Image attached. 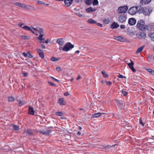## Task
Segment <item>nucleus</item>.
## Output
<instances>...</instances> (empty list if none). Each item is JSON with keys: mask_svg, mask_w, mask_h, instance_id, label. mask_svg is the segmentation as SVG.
I'll use <instances>...</instances> for the list:
<instances>
[{"mask_svg": "<svg viewBox=\"0 0 154 154\" xmlns=\"http://www.w3.org/2000/svg\"><path fill=\"white\" fill-rule=\"evenodd\" d=\"M137 28L140 30L144 31L148 29V26L145 24V22L143 20L138 21L137 24Z\"/></svg>", "mask_w": 154, "mask_h": 154, "instance_id": "nucleus-1", "label": "nucleus"}, {"mask_svg": "<svg viewBox=\"0 0 154 154\" xmlns=\"http://www.w3.org/2000/svg\"><path fill=\"white\" fill-rule=\"evenodd\" d=\"M152 11V10L149 8H144L140 5L139 13H143L145 15H149Z\"/></svg>", "mask_w": 154, "mask_h": 154, "instance_id": "nucleus-2", "label": "nucleus"}, {"mask_svg": "<svg viewBox=\"0 0 154 154\" xmlns=\"http://www.w3.org/2000/svg\"><path fill=\"white\" fill-rule=\"evenodd\" d=\"M140 5L137 6H134L130 8L128 10V12L131 15H134L137 12H139Z\"/></svg>", "mask_w": 154, "mask_h": 154, "instance_id": "nucleus-3", "label": "nucleus"}, {"mask_svg": "<svg viewBox=\"0 0 154 154\" xmlns=\"http://www.w3.org/2000/svg\"><path fill=\"white\" fill-rule=\"evenodd\" d=\"M45 35H39V43L48 44L50 42V40L48 39H46Z\"/></svg>", "mask_w": 154, "mask_h": 154, "instance_id": "nucleus-4", "label": "nucleus"}, {"mask_svg": "<svg viewBox=\"0 0 154 154\" xmlns=\"http://www.w3.org/2000/svg\"><path fill=\"white\" fill-rule=\"evenodd\" d=\"M128 9V8L127 6H121L118 8L117 11L119 14H125L126 12Z\"/></svg>", "mask_w": 154, "mask_h": 154, "instance_id": "nucleus-5", "label": "nucleus"}, {"mask_svg": "<svg viewBox=\"0 0 154 154\" xmlns=\"http://www.w3.org/2000/svg\"><path fill=\"white\" fill-rule=\"evenodd\" d=\"M74 47L73 45H72L70 42L67 43L63 48V51H67L73 48Z\"/></svg>", "mask_w": 154, "mask_h": 154, "instance_id": "nucleus-6", "label": "nucleus"}, {"mask_svg": "<svg viewBox=\"0 0 154 154\" xmlns=\"http://www.w3.org/2000/svg\"><path fill=\"white\" fill-rule=\"evenodd\" d=\"M127 19L126 15L125 14H122L118 17V21L120 22L123 23L125 22Z\"/></svg>", "mask_w": 154, "mask_h": 154, "instance_id": "nucleus-7", "label": "nucleus"}, {"mask_svg": "<svg viewBox=\"0 0 154 154\" xmlns=\"http://www.w3.org/2000/svg\"><path fill=\"white\" fill-rule=\"evenodd\" d=\"M51 131V130L49 129L48 127L47 128H45V130H43L39 132L40 133L43 134L46 136H49L50 133Z\"/></svg>", "mask_w": 154, "mask_h": 154, "instance_id": "nucleus-8", "label": "nucleus"}, {"mask_svg": "<svg viewBox=\"0 0 154 154\" xmlns=\"http://www.w3.org/2000/svg\"><path fill=\"white\" fill-rule=\"evenodd\" d=\"M14 4L15 5L18 6L21 8H27V5H25L23 4H22L20 3L17 2H14Z\"/></svg>", "mask_w": 154, "mask_h": 154, "instance_id": "nucleus-9", "label": "nucleus"}, {"mask_svg": "<svg viewBox=\"0 0 154 154\" xmlns=\"http://www.w3.org/2000/svg\"><path fill=\"white\" fill-rule=\"evenodd\" d=\"M74 10L75 11V13L77 15H78L79 17H83V15L81 13L82 12V10L81 11V10L80 9H76L75 8Z\"/></svg>", "mask_w": 154, "mask_h": 154, "instance_id": "nucleus-10", "label": "nucleus"}, {"mask_svg": "<svg viewBox=\"0 0 154 154\" xmlns=\"http://www.w3.org/2000/svg\"><path fill=\"white\" fill-rule=\"evenodd\" d=\"M114 38L115 39L120 42H123L125 41V38L121 36H114Z\"/></svg>", "mask_w": 154, "mask_h": 154, "instance_id": "nucleus-11", "label": "nucleus"}, {"mask_svg": "<svg viewBox=\"0 0 154 154\" xmlns=\"http://www.w3.org/2000/svg\"><path fill=\"white\" fill-rule=\"evenodd\" d=\"M128 23L131 25H133L136 23V20L134 18H130L128 20Z\"/></svg>", "mask_w": 154, "mask_h": 154, "instance_id": "nucleus-12", "label": "nucleus"}, {"mask_svg": "<svg viewBox=\"0 0 154 154\" xmlns=\"http://www.w3.org/2000/svg\"><path fill=\"white\" fill-rule=\"evenodd\" d=\"M130 61H131V63H128V66L133 72H136V69H134L133 67L134 63L131 60H130Z\"/></svg>", "mask_w": 154, "mask_h": 154, "instance_id": "nucleus-13", "label": "nucleus"}, {"mask_svg": "<svg viewBox=\"0 0 154 154\" xmlns=\"http://www.w3.org/2000/svg\"><path fill=\"white\" fill-rule=\"evenodd\" d=\"M138 36L140 38H144L146 37V34L145 32H140L138 34Z\"/></svg>", "mask_w": 154, "mask_h": 154, "instance_id": "nucleus-14", "label": "nucleus"}, {"mask_svg": "<svg viewBox=\"0 0 154 154\" xmlns=\"http://www.w3.org/2000/svg\"><path fill=\"white\" fill-rule=\"evenodd\" d=\"M73 0H64V3L66 6H69L72 4Z\"/></svg>", "mask_w": 154, "mask_h": 154, "instance_id": "nucleus-15", "label": "nucleus"}, {"mask_svg": "<svg viewBox=\"0 0 154 154\" xmlns=\"http://www.w3.org/2000/svg\"><path fill=\"white\" fill-rule=\"evenodd\" d=\"M34 112H35L33 108L31 106H29V108L28 114H29L33 115L34 114Z\"/></svg>", "mask_w": 154, "mask_h": 154, "instance_id": "nucleus-16", "label": "nucleus"}, {"mask_svg": "<svg viewBox=\"0 0 154 154\" xmlns=\"http://www.w3.org/2000/svg\"><path fill=\"white\" fill-rule=\"evenodd\" d=\"M58 103L60 105H65L66 104V102L64 101L63 98H59V99Z\"/></svg>", "mask_w": 154, "mask_h": 154, "instance_id": "nucleus-17", "label": "nucleus"}, {"mask_svg": "<svg viewBox=\"0 0 154 154\" xmlns=\"http://www.w3.org/2000/svg\"><path fill=\"white\" fill-rule=\"evenodd\" d=\"M56 42L60 45H63L64 43V40L62 38L58 39L56 41Z\"/></svg>", "mask_w": 154, "mask_h": 154, "instance_id": "nucleus-18", "label": "nucleus"}, {"mask_svg": "<svg viewBox=\"0 0 154 154\" xmlns=\"http://www.w3.org/2000/svg\"><path fill=\"white\" fill-rule=\"evenodd\" d=\"M45 35L46 32L45 30L42 28H39V35Z\"/></svg>", "mask_w": 154, "mask_h": 154, "instance_id": "nucleus-19", "label": "nucleus"}, {"mask_svg": "<svg viewBox=\"0 0 154 154\" xmlns=\"http://www.w3.org/2000/svg\"><path fill=\"white\" fill-rule=\"evenodd\" d=\"M151 1V0H141L140 3L142 5H144L149 4Z\"/></svg>", "mask_w": 154, "mask_h": 154, "instance_id": "nucleus-20", "label": "nucleus"}, {"mask_svg": "<svg viewBox=\"0 0 154 154\" xmlns=\"http://www.w3.org/2000/svg\"><path fill=\"white\" fill-rule=\"evenodd\" d=\"M105 113L102 112V113H100L98 112L96 113H94L92 115V117L93 118H98L102 114H105Z\"/></svg>", "mask_w": 154, "mask_h": 154, "instance_id": "nucleus-21", "label": "nucleus"}, {"mask_svg": "<svg viewBox=\"0 0 154 154\" xmlns=\"http://www.w3.org/2000/svg\"><path fill=\"white\" fill-rule=\"evenodd\" d=\"M119 25L117 23L114 22L111 25V28L112 29H116L119 27Z\"/></svg>", "mask_w": 154, "mask_h": 154, "instance_id": "nucleus-22", "label": "nucleus"}, {"mask_svg": "<svg viewBox=\"0 0 154 154\" xmlns=\"http://www.w3.org/2000/svg\"><path fill=\"white\" fill-rule=\"evenodd\" d=\"M145 47V46L144 45H143L142 46L139 47L136 51V53L137 54L141 52L143 50Z\"/></svg>", "mask_w": 154, "mask_h": 154, "instance_id": "nucleus-23", "label": "nucleus"}, {"mask_svg": "<svg viewBox=\"0 0 154 154\" xmlns=\"http://www.w3.org/2000/svg\"><path fill=\"white\" fill-rule=\"evenodd\" d=\"M96 10V9L95 8L93 9L91 7L87 8L86 9V11L87 13L95 11Z\"/></svg>", "mask_w": 154, "mask_h": 154, "instance_id": "nucleus-24", "label": "nucleus"}, {"mask_svg": "<svg viewBox=\"0 0 154 154\" xmlns=\"http://www.w3.org/2000/svg\"><path fill=\"white\" fill-rule=\"evenodd\" d=\"M23 28L24 29L30 31L32 33H34L33 32V30L31 29V28L27 26H23Z\"/></svg>", "mask_w": 154, "mask_h": 154, "instance_id": "nucleus-25", "label": "nucleus"}, {"mask_svg": "<svg viewBox=\"0 0 154 154\" xmlns=\"http://www.w3.org/2000/svg\"><path fill=\"white\" fill-rule=\"evenodd\" d=\"M39 56L42 59H43L44 57V54L43 52L41 50L39 49Z\"/></svg>", "mask_w": 154, "mask_h": 154, "instance_id": "nucleus-26", "label": "nucleus"}, {"mask_svg": "<svg viewBox=\"0 0 154 154\" xmlns=\"http://www.w3.org/2000/svg\"><path fill=\"white\" fill-rule=\"evenodd\" d=\"M87 23H91V24H94L96 23V21L94 20L93 19L91 18L90 19L88 20H87Z\"/></svg>", "mask_w": 154, "mask_h": 154, "instance_id": "nucleus-27", "label": "nucleus"}, {"mask_svg": "<svg viewBox=\"0 0 154 154\" xmlns=\"http://www.w3.org/2000/svg\"><path fill=\"white\" fill-rule=\"evenodd\" d=\"M21 37L23 40L29 39L30 38V37L28 35H21Z\"/></svg>", "mask_w": 154, "mask_h": 154, "instance_id": "nucleus-28", "label": "nucleus"}, {"mask_svg": "<svg viewBox=\"0 0 154 154\" xmlns=\"http://www.w3.org/2000/svg\"><path fill=\"white\" fill-rule=\"evenodd\" d=\"M55 114L58 116H63L64 115L63 113L62 112H55Z\"/></svg>", "mask_w": 154, "mask_h": 154, "instance_id": "nucleus-29", "label": "nucleus"}, {"mask_svg": "<svg viewBox=\"0 0 154 154\" xmlns=\"http://www.w3.org/2000/svg\"><path fill=\"white\" fill-rule=\"evenodd\" d=\"M12 127L13 128V129L14 130L17 131L19 129V126L14 124L12 125Z\"/></svg>", "mask_w": 154, "mask_h": 154, "instance_id": "nucleus-30", "label": "nucleus"}, {"mask_svg": "<svg viewBox=\"0 0 154 154\" xmlns=\"http://www.w3.org/2000/svg\"><path fill=\"white\" fill-rule=\"evenodd\" d=\"M19 102V106H21L23 105H24L25 103L23 100L21 101L20 100H17Z\"/></svg>", "mask_w": 154, "mask_h": 154, "instance_id": "nucleus-31", "label": "nucleus"}, {"mask_svg": "<svg viewBox=\"0 0 154 154\" xmlns=\"http://www.w3.org/2000/svg\"><path fill=\"white\" fill-rule=\"evenodd\" d=\"M93 0H85V3L87 5H90L92 3Z\"/></svg>", "mask_w": 154, "mask_h": 154, "instance_id": "nucleus-32", "label": "nucleus"}, {"mask_svg": "<svg viewBox=\"0 0 154 154\" xmlns=\"http://www.w3.org/2000/svg\"><path fill=\"white\" fill-rule=\"evenodd\" d=\"M15 99L14 97L12 96L9 97H8V101L9 102H12L14 101Z\"/></svg>", "mask_w": 154, "mask_h": 154, "instance_id": "nucleus-33", "label": "nucleus"}, {"mask_svg": "<svg viewBox=\"0 0 154 154\" xmlns=\"http://www.w3.org/2000/svg\"><path fill=\"white\" fill-rule=\"evenodd\" d=\"M101 73L103 76L105 78H108L109 77L108 75L106 73L104 70L101 71Z\"/></svg>", "mask_w": 154, "mask_h": 154, "instance_id": "nucleus-34", "label": "nucleus"}, {"mask_svg": "<svg viewBox=\"0 0 154 154\" xmlns=\"http://www.w3.org/2000/svg\"><path fill=\"white\" fill-rule=\"evenodd\" d=\"M26 133L27 135H32V131L30 130H28L26 132Z\"/></svg>", "mask_w": 154, "mask_h": 154, "instance_id": "nucleus-35", "label": "nucleus"}, {"mask_svg": "<svg viewBox=\"0 0 154 154\" xmlns=\"http://www.w3.org/2000/svg\"><path fill=\"white\" fill-rule=\"evenodd\" d=\"M116 145V144H115L114 145H112V146L108 145L104 147V149H109V148H110L112 147L113 146H115Z\"/></svg>", "mask_w": 154, "mask_h": 154, "instance_id": "nucleus-36", "label": "nucleus"}, {"mask_svg": "<svg viewBox=\"0 0 154 154\" xmlns=\"http://www.w3.org/2000/svg\"><path fill=\"white\" fill-rule=\"evenodd\" d=\"M150 36L151 37L152 40L154 42V32L151 33L150 34Z\"/></svg>", "mask_w": 154, "mask_h": 154, "instance_id": "nucleus-37", "label": "nucleus"}, {"mask_svg": "<svg viewBox=\"0 0 154 154\" xmlns=\"http://www.w3.org/2000/svg\"><path fill=\"white\" fill-rule=\"evenodd\" d=\"M147 70L151 74L154 75V71L152 69H148Z\"/></svg>", "mask_w": 154, "mask_h": 154, "instance_id": "nucleus-38", "label": "nucleus"}, {"mask_svg": "<svg viewBox=\"0 0 154 154\" xmlns=\"http://www.w3.org/2000/svg\"><path fill=\"white\" fill-rule=\"evenodd\" d=\"M103 22L105 24H108L110 22V21L108 19H105L103 20Z\"/></svg>", "mask_w": 154, "mask_h": 154, "instance_id": "nucleus-39", "label": "nucleus"}, {"mask_svg": "<svg viewBox=\"0 0 154 154\" xmlns=\"http://www.w3.org/2000/svg\"><path fill=\"white\" fill-rule=\"evenodd\" d=\"M92 2L94 5H96L98 4V2L97 0H94Z\"/></svg>", "mask_w": 154, "mask_h": 154, "instance_id": "nucleus-40", "label": "nucleus"}, {"mask_svg": "<svg viewBox=\"0 0 154 154\" xmlns=\"http://www.w3.org/2000/svg\"><path fill=\"white\" fill-rule=\"evenodd\" d=\"M59 60V59L56 58L54 57H52L51 58V60L53 61H55Z\"/></svg>", "mask_w": 154, "mask_h": 154, "instance_id": "nucleus-41", "label": "nucleus"}, {"mask_svg": "<svg viewBox=\"0 0 154 154\" xmlns=\"http://www.w3.org/2000/svg\"><path fill=\"white\" fill-rule=\"evenodd\" d=\"M122 93L124 95V96H126L128 93V92L125 91L124 90H122Z\"/></svg>", "mask_w": 154, "mask_h": 154, "instance_id": "nucleus-42", "label": "nucleus"}, {"mask_svg": "<svg viewBox=\"0 0 154 154\" xmlns=\"http://www.w3.org/2000/svg\"><path fill=\"white\" fill-rule=\"evenodd\" d=\"M139 123L143 126H144V123L142 121V119L141 118L139 119Z\"/></svg>", "mask_w": 154, "mask_h": 154, "instance_id": "nucleus-43", "label": "nucleus"}, {"mask_svg": "<svg viewBox=\"0 0 154 154\" xmlns=\"http://www.w3.org/2000/svg\"><path fill=\"white\" fill-rule=\"evenodd\" d=\"M27 55H28L27 56H28L29 57L32 58V57H33L30 54L29 51H28L27 52Z\"/></svg>", "mask_w": 154, "mask_h": 154, "instance_id": "nucleus-44", "label": "nucleus"}, {"mask_svg": "<svg viewBox=\"0 0 154 154\" xmlns=\"http://www.w3.org/2000/svg\"><path fill=\"white\" fill-rule=\"evenodd\" d=\"M117 77H118V78H125L126 79V77L125 76H123V75H119L117 76Z\"/></svg>", "mask_w": 154, "mask_h": 154, "instance_id": "nucleus-45", "label": "nucleus"}, {"mask_svg": "<svg viewBox=\"0 0 154 154\" xmlns=\"http://www.w3.org/2000/svg\"><path fill=\"white\" fill-rule=\"evenodd\" d=\"M117 104L119 106H121L123 105V104L122 103H121L119 101L117 100L116 101Z\"/></svg>", "mask_w": 154, "mask_h": 154, "instance_id": "nucleus-46", "label": "nucleus"}, {"mask_svg": "<svg viewBox=\"0 0 154 154\" xmlns=\"http://www.w3.org/2000/svg\"><path fill=\"white\" fill-rule=\"evenodd\" d=\"M33 32H34V33H33V34H34L35 35L37 36L38 34V30H36L35 31H34L33 30Z\"/></svg>", "mask_w": 154, "mask_h": 154, "instance_id": "nucleus-47", "label": "nucleus"}, {"mask_svg": "<svg viewBox=\"0 0 154 154\" xmlns=\"http://www.w3.org/2000/svg\"><path fill=\"white\" fill-rule=\"evenodd\" d=\"M48 83L51 86H54L55 85L54 83L53 82H48Z\"/></svg>", "mask_w": 154, "mask_h": 154, "instance_id": "nucleus-48", "label": "nucleus"}, {"mask_svg": "<svg viewBox=\"0 0 154 154\" xmlns=\"http://www.w3.org/2000/svg\"><path fill=\"white\" fill-rule=\"evenodd\" d=\"M106 83L107 85H110L112 84V83L110 81H106Z\"/></svg>", "mask_w": 154, "mask_h": 154, "instance_id": "nucleus-49", "label": "nucleus"}, {"mask_svg": "<svg viewBox=\"0 0 154 154\" xmlns=\"http://www.w3.org/2000/svg\"><path fill=\"white\" fill-rule=\"evenodd\" d=\"M51 78L54 80L55 81L59 82V81L57 79H56L55 78H54V77H51Z\"/></svg>", "mask_w": 154, "mask_h": 154, "instance_id": "nucleus-50", "label": "nucleus"}, {"mask_svg": "<svg viewBox=\"0 0 154 154\" xmlns=\"http://www.w3.org/2000/svg\"><path fill=\"white\" fill-rule=\"evenodd\" d=\"M40 46L42 48H43V49H45L46 48L45 45L42 44Z\"/></svg>", "mask_w": 154, "mask_h": 154, "instance_id": "nucleus-51", "label": "nucleus"}, {"mask_svg": "<svg viewBox=\"0 0 154 154\" xmlns=\"http://www.w3.org/2000/svg\"><path fill=\"white\" fill-rule=\"evenodd\" d=\"M23 76L24 77H26L28 75V74L27 73L24 72L23 73Z\"/></svg>", "mask_w": 154, "mask_h": 154, "instance_id": "nucleus-52", "label": "nucleus"}, {"mask_svg": "<svg viewBox=\"0 0 154 154\" xmlns=\"http://www.w3.org/2000/svg\"><path fill=\"white\" fill-rule=\"evenodd\" d=\"M23 54L25 57H26L28 56L27 53H26L25 52H24L23 53Z\"/></svg>", "mask_w": 154, "mask_h": 154, "instance_id": "nucleus-53", "label": "nucleus"}, {"mask_svg": "<svg viewBox=\"0 0 154 154\" xmlns=\"http://www.w3.org/2000/svg\"><path fill=\"white\" fill-rule=\"evenodd\" d=\"M97 25L98 26H100V27H103V25L101 24V23H97Z\"/></svg>", "mask_w": 154, "mask_h": 154, "instance_id": "nucleus-54", "label": "nucleus"}, {"mask_svg": "<svg viewBox=\"0 0 154 154\" xmlns=\"http://www.w3.org/2000/svg\"><path fill=\"white\" fill-rule=\"evenodd\" d=\"M56 70L58 72L60 71V68L59 67H57L56 68Z\"/></svg>", "mask_w": 154, "mask_h": 154, "instance_id": "nucleus-55", "label": "nucleus"}, {"mask_svg": "<svg viewBox=\"0 0 154 154\" xmlns=\"http://www.w3.org/2000/svg\"><path fill=\"white\" fill-rule=\"evenodd\" d=\"M39 4H45L46 5H49L48 4H46L45 3H42V1H39Z\"/></svg>", "mask_w": 154, "mask_h": 154, "instance_id": "nucleus-56", "label": "nucleus"}, {"mask_svg": "<svg viewBox=\"0 0 154 154\" xmlns=\"http://www.w3.org/2000/svg\"><path fill=\"white\" fill-rule=\"evenodd\" d=\"M69 94L68 92H65L64 93V95L65 96H68V95H69Z\"/></svg>", "mask_w": 154, "mask_h": 154, "instance_id": "nucleus-57", "label": "nucleus"}, {"mask_svg": "<svg viewBox=\"0 0 154 154\" xmlns=\"http://www.w3.org/2000/svg\"><path fill=\"white\" fill-rule=\"evenodd\" d=\"M121 29H124L125 27V26L124 25H122L120 26Z\"/></svg>", "mask_w": 154, "mask_h": 154, "instance_id": "nucleus-58", "label": "nucleus"}, {"mask_svg": "<svg viewBox=\"0 0 154 154\" xmlns=\"http://www.w3.org/2000/svg\"><path fill=\"white\" fill-rule=\"evenodd\" d=\"M81 76L80 75H79L78 77L77 78H76V79L77 80H79V79H81Z\"/></svg>", "mask_w": 154, "mask_h": 154, "instance_id": "nucleus-59", "label": "nucleus"}, {"mask_svg": "<svg viewBox=\"0 0 154 154\" xmlns=\"http://www.w3.org/2000/svg\"><path fill=\"white\" fill-rule=\"evenodd\" d=\"M75 1L76 2H82V0H75Z\"/></svg>", "mask_w": 154, "mask_h": 154, "instance_id": "nucleus-60", "label": "nucleus"}, {"mask_svg": "<svg viewBox=\"0 0 154 154\" xmlns=\"http://www.w3.org/2000/svg\"><path fill=\"white\" fill-rule=\"evenodd\" d=\"M19 26L20 27H22V26L24 25V23H22V24H19Z\"/></svg>", "mask_w": 154, "mask_h": 154, "instance_id": "nucleus-61", "label": "nucleus"}, {"mask_svg": "<svg viewBox=\"0 0 154 154\" xmlns=\"http://www.w3.org/2000/svg\"><path fill=\"white\" fill-rule=\"evenodd\" d=\"M59 50L60 51H61L62 50L63 51V48L61 47H60L59 48Z\"/></svg>", "mask_w": 154, "mask_h": 154, "instance_id": "nucleus-62", "label": "nucleus"}, {"mask_svg": "<svg viewBox=\"0 0 154 154\" xmlns=\"http://www.w3.org/2000/svg\"><path fill=\"white\" fill-rule=\"evenodd\" d=\"M32 29H33V30H33L34 31H36V30H38L37 29L35 28H32Z\"/></svg>", "mask_w": 154, "mask_h": 154, "instance_id": "nucleus-63", "label": "nucleus"}, {"mask_svg": "<svg viewBox=\"0 0 154 154\" xmlns=\"http://www.w3.org/2000/svg\"><path fill=\"white\" fill-rule=\"evenodd\" d=\"M77 134L79 135H80L81 134V133L80 131H78Z\"/></svg>", "mask_w": 154, "mask_h": 154, "instance_id": "nucleus-64", "label": "nucleus"}]
</instances>
